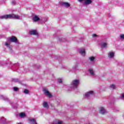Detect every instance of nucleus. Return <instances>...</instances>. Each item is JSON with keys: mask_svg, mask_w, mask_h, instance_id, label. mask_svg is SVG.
<instances>
[{"mask_svg": "<svg viewBox=\"0 0 124 124\" xmlns=\"http://www.w3.org/2000/svg\"><path fill=\"white\" fill-rule=\"evenodd\" d=\"M20 18L21 16L15 14L6 15L0 16V19H15L18 20Z\"/></svg>", "mask_w": 124, "mask_h": 124, "instance_id": "obj_2", "label": "nucleus"}, {"mask_svg": "<svg viewBox=\"0 0 124 124\" xmlns=\"http://www.w3.org/2000/svg\"><path fill=\"white\" fill-rule=\"evenodd\" d=\"M24 93L28 94L29 93V91L27 89H25L24 91Z\"/></svg>", "mask_w": 124, "mask_h": 124, "instance_id": "obj_24", "label": "nucleus"}, {"mask_svg": "<svg viewBox=\"0 0 124 124\" xmlns=\"http://www.w3.org/2000/svg\"><path fill=\"white\" fill-rule=\"evenodd\" d=\"M52 124H62V122L60 120H55L53 121Z\"/></svg>", "mask_w": 124, "mask_h": 124, "instance_id": "obj_12", "label": "nucleus"}, {"mask_svg": "<svg viewBox=\"0 0 124 124\" xmlns=\"http://www.w3.org/2000/svg\"><path fill=\"white\" fill-rule=\"evenodd\" d=\"M97 36V35H96V34H94L93 35V37H96Z\"/></svg>", "mask_w": 124, "mask_h": 124, "instance_id": "obj_29", "label": "nucleus"}, {"mask_svg": "<svg viewBox=\"0 0 124 124\" xmlns=\"http://www.w3.org/2000/svg\"><path fill=\"white\" fill-rule=\"evenodd\" d=\"M79 85V80H74L72 81L71 84V89H76Z\"/></svg>", "mask_w": 124, "mask_h": 124, "instance_id": "obj_3", "label": "nucleus"}, {"mask_svg": "<svg viewBox=\"0 0 124 124\" xmlns=\"http://www.w3.org/2000/svg\"><path fill=\"white\" fill-rule=\"evenodd\" d=\"M60 4L62 5V6H64V7H67V8H68L70 6V4L68 2H62Z\"/></svg>", "mask_w": 124, "mask_h": 124, "instance_id": "obj_6", "label": "nucleus"}, {"mask_svg": "<svg viewBox=\"0 0 124 124\" xmlns=\"http://www.w3.org/2000/svg\"><path fill=\"white\" fill-rule=\"evenodd\" d=\"M78 67V64H77L74 67H73V69L74 70H75Z\"/></svg>", "mask_w": 124, "mask_h": 124, "instance_id": "obj_25", "label": "nucleus"}, {"mask_svg": "<svg viewBox=\"0 0 124 124\" xmlns=\"http://www.w3.org/2000/svg\"><path fill=\"white\" fill-rule=\"evenodd\" d=\"M19 117H21V118H23V117H26V114L25 113H21L19 114Z\"/></svg>", "mask_w": 124, "mask_h": 124, "instance_id": "obj_23", "label": "nucleus"}, {"mask_svg": "<svg viewBox=\"0 0 124 124\" xmlns=\"http://www.w3.org/2000/svg\"><path fill=\"white\" fill-rule=\"evenodd\" d=\"M10 42H14L15 43H17L19 44V42H18V39H17V38H16L15 36H12L11 38H8L7 39V41L5 43V45L9 48V49H10L11 50V47L10 46Z\"/></svg>", "mask_w": 124, "mask_h": 124, "instance_id": "obj_1", "label": "nucleus"}, {"mask_svg": "<svg viewBox=\"0 0 124 124\" xmlns=\"http://www.w3.org/2000/svg\"><path fill=\"white\" fill-rule=\"evenodd\" d=\"M60 41H62V42H64V41H65V40H63V38L61 39H60Z\"/></svg>", "mask_w": 124, "mask_h": 124, "instance_id": "obj_30", "label": "nucleus"}, {"mask_svg": "<svg viewBox=\"0 0 124 124\" xmlns=\"http://www.w3.org/2000/svg\"><path fill=\"white\" fill-rule=\"evenodd\" d=\"M43 106L46 109H49V105L47 102L44 101L43 103Z\"/></svg>", "mask_w": 124, "mask_h": 124, "instance_id": "obj_9", "label": "nucleus"}, {"mask_svg": "<svg viewBox=\"0 0 124 124\" xmlns=\"http://www.w3.org/2000/svg\"><path fill=\"white\" fill-rule=\"evenodd\" d=\"M58 82L62 84V79L61 78L58 79Z\"/></svg>", "mask_w": 124, "mask_h": 124, "instance_id": "obj_26", "label": "nucleus"}, {"mask_svg": "<svg viewBox=\"0 0 124 124\" xmlns=\"http://www.w3.org/2000/svg\"><path fill=\"white\" fill-rule=\"evenodd\" d=\"M1 123H2L3 124H5V122H6V119L4 118V117H2L0 119Z\"/></svg>", "mask_w": 124, "mask_h": 124, "instance_id": "obj_21", "label": "nucleus"}, {"mask_svg": "<svg viewBox=\"0 0 124 124\" xmlns=\"http://www.w3.org/2000/svg\"><path fill=\"white\" fill-rule=\"evenodd\" d=\"M93 94V91L88 92L85 93L84 97L86 98H89V97H91Z\"/></svg>", "mask_w": 124, "mask_h": 124, "instance_id": "obj_5", "label": "nucleus"}, {"mask_svg": "<svg viewBox=\"0 0 124 124\" xmlns=\"http://www.w3.org/2000/svg\"><path fill=\"white\" fill-rule=\"evenodd\" d=\"M109 88L112 90H115V89H116V85H115V84H111L109 86Z\"/></svg>", "mask_w": 124, "mask_h": 124, "instance_id": "obj_22", "label": "nucleus"}, {"mask_svg": "<svg viewBox=\"0 0 124 124\" xmlns=\"http://www.w3.org/2000/svg\"><path fill=\"white\" fill-rule=\"evenodd\" d=\"M1 98L3 100H5V101H10L9 99L6 96H1Z\"/></svg>", "mask_w": 124, "mask_h": 124, "instance_id": "obj_18", "label": "nucleus"}, {"mask_svg": "<svg viewBox=\"0 0 124 124\" xmlns=\"http://www.w3.org/2000/svg\"><path fill=\"white\" fill-rule=\"evenodd\" d=\"M99 113L100 114H102V115H104L106 113V110L104 109V108H100Z\"/></svg>", "mask_w": 124, "mask_h": 124, "instance_id": "obj_8", "label": "nucleus"}, {"mask_svg": "<svg viewBox=\"0 0 124 124\" xmlns=\"http://www.w3.org/2000/svg\"><path fill=\"white\" fill-rule=\"evenodd\" d=\"M17 124H21V123H18Z\"/></svg>", "mask_w": 124, "mask_h": 124, "instance_id": "obj_35", "label": "nucleus"}, {"mask_svg": "<svg viewBox=\"0 0 124 124\" xmlns=\"http://www.w3.org/2000/svg\"><path fill=\"white\" fill-rule=\"evenodd\" d=\"M18 89L17 87H14V91H15V92H17L18 91Z\"/></svg>", "mask_w": 124, "mask_h": 124, "instance_id": "obj_27", "label": "nucleus"}, {"mask_svg": "<svg viewBox=\"0 0 124 124\" xmlns=\"http://www.w3.org/2000/svg\"><path fill=\"white\" fill-rule=\"evenodd\" d=\"M13 82H14L15 83H21L20 80L17 78H13Z\"/></svg>", "mask_w": 124, "mask_h": 124, "instance_id": "obj_20", "label": "nucleus"}, {"mask_svg": "<svg viewBox=\"0 0 124 124\" xmlns=\"http://www.w3.org/2000/svg\"><path fill=\"white\" fill-rule=\"evenodd\" d=\"M12 4H13V5L15 4V1H12Z\"/></svg>", "mask_w": 124, "mask_h": 124, "instance_id": "obj_32", "label": "nucleus"}, {"mask_svg": "<svg viewBox=\"0 0 124 124\" xmlns=\"http://www.w3.org/2000/svg\"><path fill=\"white\" fill-rule=\"evenodd\" d=\"M101 48H107L108 47V43L102 42L101 44Z\"/></svg>", "mask_w": 124, "mask_h": 124, "instance_id": "obj_10", "label": "nucleus"}, {"mask_svg": "<svg viewBox=\"0 0 124 124\" xmlns=\"http://www.w3.org/2000/svg\"><path fill=\"white\" fill-rule=\"evenodd\" d=\"M43 91L44 92V93H45V94L46 95H47V96H48L50 98L52 97V94H51V93H50V92H49V91H48V90H46V89L44 88Z\"/></svg>", "mask_w": 124, "mask_h": 124, "instance_id": "obj_4", "label": "nucleus"}, {"mask_svg": "<svg viewBox=\"0 0 124 124\" xmlns=\"http://www.w3.org/2000/svg\"><path fill=\"white\" fill-rule=\"evenodd\" d=\"M32 20L34 21V22H37L40 20V18L37 16H34L32 18Z\"/></svg>", "mask_w": 124, "mask_h": 124, "instance_id": "obj_11", "label": "nucleus"}, {"mask_svg": "<svg viewBox=\"0 0 124 124\" xmlns=\"http://www.w3.org/2000/svg\"><path fill=\"white\" fill-rule=\"evenodd\" d=\"M120 38H122V39H124V34L121 35Z\"/></svg>", "mask_w": 124, "mask_h": 124, "instance_id": "obj_28", "label": "nucleus"}, {"mask_svg": "<svg viewBox=\"0 0 124 124\" xmlns=\"http://www.w3.org/2000/svg\"><path fill=\"white\" fill-rule=\"evenodd\" d=\"M29 34L33 35H36L37 34V31L35 30H33L29 32Z\"/></svg>", "mask_w": 124, "mask_h": 124, "instance_id": "obj_13", "label": "nucleus"}, {"mask_svg": "<svg viewBox=\"0 0 124 124\" xmlns=\"http://www.w3.org/2000/svg\"><path fill=\"white\" fill-rule=\"evenodd\" d=\"M114 52H109V53L108 54V58H111V59H112V58H113V57H114Z\"/></svg>", "mask_w": 124, "mask_h": 124, "instance_id": "obj_19", "label": "nucleus"}, {"mask_svg": "<svg viewBox=\"0 0 124 124\" xmlns=\"http://www.w3.org/2000/svg\"><path fill=\"white\" fill-rule=\"evenodd\" d=\"M79 53H80L82 56H84L86 55V51H85V48H80L79 49Z\"/></svg>", "mask_w": 124, "mask_h": 124, "instance_id": "obj_7", "label": "nucleus"}, {"mask_svg": "<svg viewBox=\"0 0 124 124\" xmlns=\"http://www.w3.org/2000/svg\"><path fill=\"white\" fill-rule=\"evenodd\" d=\"M122 98H124V93L121 96Z\"/></svg>", "mask_w": 124, "mask_h": 124, "instance_id": "obj_31", "label": "nucleus"}, {"mask_svg": "<svg viewBox=\"0 0 124 124\" xmlns=\"http://www.w3.org/2000/svg\"><path fill=\"white\" fill-rule=\"evenodd\" d=\"M89 60L91 62H95V58L93 56L89 57Z\"/></svg>", "mask_w": 124, "mask_h": 124, "instance_id": "obj_15", "label": "nucleus"}, {"mask_svg": "<svg viewBox=\"0 0 124 124\" xmlns=\"http://www.w3.org/2000/svg\"><path fill=\"white\" fill-rule=\"evenodd\" d=\"M83 0H78V1H79L80 2H81V1H83Z\"/></svg>", "mask_w": 124, "mask_h": 124, "instance_id": "obj_33", "label": "nucleus"}, {"mask_svg": "<svg viewBox=\"0 0 124 124\" xmlns=\"http://www.w3.org/2000/svg\"><path fill=\"white\" fill-rule=\"evenodd\" d=\"M29 122H30L31 124H37V123H36V121H35L34 120V119H29Z\"/></svg>", "mask_w": 124, "mask_h": 124, "instance_id": "obj_14", "label": "nucleus"}, {"mask_svg": "<svg viewBox=\"0 0 124 124\" xmlns=\"http://www.w3.org/2000/svg\"><path fill=\"white\" fill-rule=\"evenodd\" d=\"M11 66H13V65H14V64H11Z\"/></svg>", "mask_w": 124, "mask_h": 124, "instance_id": "obj_34", "label": "nucleus"}, {"mask_svg": "<svg viewBox=\"0 0 124 124\" xmlns=\"http://www.w3.org/2000/svg\"><path fill=\"white\" fill-rule=\"evenodd\" d=\"M92 2H93V1H91V0H85L84 1V3L85 4H86V5L91 4V3H92Z\"/></svg>", "mask_w": 124, "mask_h": 124, "instance_id": "obj_17", "label": "nucleus"}, {"mask_svg": "<svg viewBox=\"0 0 124 124\" xmlns=\"http://www.w3.org/2000/svg\"><path fill=\"white\" fill-rule=\"evenodd\" d=\"M89 73H90L91 75H92V76H94L95 74H94V71H93V70L92 69H89Z\"/></svg>", "mask_w": 124, "mask_h": 124, "instance_id": "obj_16", "label": "nucleus"}]
</instances>
